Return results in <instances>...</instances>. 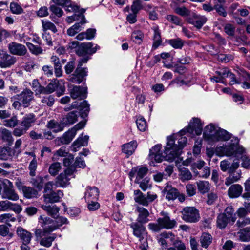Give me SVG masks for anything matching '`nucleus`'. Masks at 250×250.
Masks as SVG:
<instances>
[{"mask_svg":"<svg viewBox=\"0 0 250 250\" xmlns=\"http://www.w3.org/2000/svg\"><path fill=\"white\" fill-rule=\"evenodd\" d=\"M89 137L87 135L84 137H79L76 140H75L72 146V150L74 152H77L79 150L80 147L83 146H86L88 144Z\"/></svg>","mask_w":250,"mask_h":250,"instance_id":"obj_25","label":"nucleus"},{"mask_svg":"<svg viewBox=\"0 0 250 250\" xmlns=\"http://www.w3.org/2000/svg\"><path fill=\"white\" fill-rule=\"evenodd\" d=\"M137 146L136 141H131L122 146L123 152L127 155H131L134 152Z\"/></svg>","mask_w":250,"mask_h":250,"instance_id":"obj_40","label":"nucleus"},{"mask_svg":"<svg viewBox=\"0 0 250 250\" xmlns=\"http://www.w3.org/2000/svg\"><path fill=\"white\" fill-rule=\"evenodd\" d=\"M212 237L208 233H203L200 238V242L203 247L207 248L211 244Z\"/></svg>","mask_w":250,"mask_h":250,"instance_id":"obj_50","label":"nucleus"},{"mask_svg":"<svg viewBox=\"0 0 250 250\" xmlns=\"http://www.w3.org/2000/svg\"><path fill=\"white\" fill-rule=\"evenodd\" d=\"M99 191L96 187H88L85 193V199L87 202L96 200L99 196Z\"/></svg>","mask_w":250,"mask_h":250,"instance_id":"obj_26","label":"nucleus"},{"mask_svg":"<svg viewBox=\"0 0 250 250\" xmlns=\"http://www.w3.org/2000/svg\"><path fill=\"white\" fill-rule=\"evenodd\" d=\"M77 112L72 111L62 118V122L65 125H69L75 123L77 121Z\"/></svg>","mask_w":250,"mask_h":250,"instance_id":"obj_42","label":"nucleus"},{"mask_svg":"<svg viewBox=\"0 0 250 250\" xmlns=\"http://www.w3.org/2000/svg\"><path fill=\"white\" fill-rule=\"evenodd\" d=\"M87 68H82L81 63H79L70 80L73 83H80L85 79V78L87 76Z\"/></svg>","mask_w":250,"mask_h":250,"instance_id":"obj_13","label":"nucleus"},{"mask_svg":"<svg viewBox=\"0 0 250 250\" xmlns=\"http://www.w3.org/2000/svg\"><path fill=\"white\" fill-rule=\"evenodd\" d=\"M242 189L240 185H233L228 189V195L231 198L238 197L241 194Z\"/></svg>","mask_w":250,"mask_h":250,"instance_id":"obj_37","label":"nucleus"},{"mask_svg":"<svg viewBox=\"0 0 250 250\" xmlns=\"http://www.w3.org/2000/svg\"><path fill=\"white\" fill-rule=\"evenodd\" d=\"M148 172V168L146 167L139 166L132 168L129 173V176L131 179L136 177L135 183H139L140 181L146 175Z\"/></svg>","mask_w":250,"mask_h":250,"instance_id":"obj_12","label":"nucleus"},{"mask_svg":"<svg viewBox=\"0 0 250 250\" xmlns=\"http://www.w3.org/2000/svg\"><path fill=\"white\" fill-rule=\"evenodd\" d=\"M64 125L62 122V123H60L54 120H52L48 122L47 127L52 130L54 132L57 133L63 130L64 127Z\"/></svg>","mask_w":250,"mask_h":250,"instance_id":"obj_35","label":"nucleus"},{"mask_svg":"<svg viewBox=\"0 0 250 250\" xmlns=\"http://www.w3.org/2000/svg\"><path fill=\"white\" fill-rule=\"evenodd\" d=\"M63 195L62 191L60 190L56 192L51 191L43 195V200L45 203H54L58 202Z\"/></svg>","mask_w":250,"mask_h":250,"instance_id":"obj_17","label":"nucleus"},{"mask_svg":"<svg viewBox=\"0 0 250 250\" xmlns=\"http://www.w3.org/2000/svg\"><path fill=\"white\" fill-rule=\"evenodd\" d=\"M203 125L201 121L198 118H193L189 123L188 127L181 130L179 133L174 134L172 136L174 139H178V146H177L178 149L181 150L185 146L187 143V138L183 135L186 133L190 134L191 137L195 135H199L202 132Z\"/></svg>","mask_w":250,"mask_h":250,"instance_id":"obj_1","label":"nucleus"},{"mask_svg":"<svg viewBox=\"0 0 250 250\" xmlns=\"http://www.w3.org/2000/svg\"><path fill=\"white\" fill-rule=\"evenodd\" d=\"M229 222H231L224 214L220 213L217 217V227L220 229H223L226 227Z\"/></svg>","mask_w":250,"mask_h":250,"instance_id":"obj_44","label":"nucleus"},{"mask_svg":"<svg viewBox=\"0 0 250 250\" xmlns=\"http://www.w3.org/2000/svg\"><path fill=\"white\" fill-rule=\"evenodd\" d=\"M89 104L86 101L82 102L80 105H78V103L76 101L72 104V108H65V110L68 111L73 108H77L78 106H80L82 113L83 115L86 116L89 111Z\"/></svg>","mask_w":250,"mask_h":250,"instance_id":"obj_27","label":"nucleus"},{"mask_svg":"<svg viewBox=\"0 0 250 250\" xmlns=\"http://www.w3.org/2000/svg\"><path fill=\"white\" fill-rule=\"evenodd\" d=\"M235 143H229L228 145L217 147L215 153L219 156H234L238 157L245 152V149L238 145V140L235 139Z\"/></svg>","mask_w":250,"mask_h":250,"instance_id":"obj_2","label":"nucleus"},{"mask_svg":"<svg viewBox=\"0 0 250 250\" xmlns=\"http://www.w3.org/2000/svg\"><path fill=\"white\" fill-rule=\"evenodd\" d=\"M175 12L182 17L190 16V10L185 7V6H183L181 7H178L175 8L174 9Z\"/></svg>","mask_w":250,"mask_h":250,"instance_id":"obj_60","label":"nucleus"},{"mask_svg":"<svg viewBox=\"0 0 250 250\" xmlns=\"http://www.w3.org/2000/svg\"><path fill=\"white\" fill-rule=\"evenodd\" d=\"M12 157V150L9 147L0 148V159L6 160Z\"/></svg>","mask_w":250,"mask_h":250,"instance_id":"obj_51","label":"nucleus"},{"mask_svg":"<svg viewBox=\"0 0 250 250\" xmlns=\"http://www.w3.org/2000/svg\"><path fill=\"white\" fill-rule=\"evenodd\" d=\"M225 215L231 221L233 224L236 220V216L234 213V210L231 206H228L225 209L224 212L221 213Z\"/></svg>","mask_w":250,"mask_h":250,"instance_id":"obj_45","label":"nucleus"},{"mask_svg":"<svg viewBox=\"0 0 250 250\" xmlns=\"http://www.w3.org/2000/svg\"><path fill=\"white\" fill-rule=\"evenodd\" d=\"M181 151L175 144L174 138L173 136L167 137V145L164 151V159L168 161H173L178 157Z\"/></svg>","mask_w":250,"mask_h":250,"instance_id":"obj_3","label":"nucleus"},{"mask_svg":"<svg viewBox=\"0 0 250 250\" xmlns=\"http://www.w3.org/2000/svg\"><path fill=\"white\" fill-rule=\"evenodd\" d=\"M166 18L169 22L176 25H182V20L177 16L174 15H167Z\"/></svg>","mask_w":250,"mask_h":250,"instance_id":"obj_61","label":"nucleus"},{"mask_svg":"<svg viewBox=\"0 0 250 250\" xmlns=\"http://www.w3.org/2000/svg\"><path fill=\"white\" fill-rule=\"evenodd\" d=\"M81 25L80 22L75 23L67 30V34L70 36H74L82 30Z\"/></svg>","mask_w":250,"mask_h":250,"instance_id":"obj_56","label":"nucleus"},{"mask_svg":"<svg viewBox=\"0 0 250 250\" xmlns=\"http://www.w3.org/2000/svg\"><path fill=\"white\" fill-rule=\"evenodd\" d=\"M231 174L226 178L225 181V184L227 186H229L233 182L237 181L241 178V172L234 174L231 173Z\"/></svg>","mask_w":250,"mask_h":250,"instance_id":"obj_55","label":"nucleus"},{"mask_svg":"<svg viewBox=\"0 0 250 250\" xmlns=\"http://www.w3.org/2000/svg\"><path fill=\"white\" fill-rule=\"evenodd\" d=\"M218 126L213 124L207 125L203 132V137L209 143H213L214 138L217 132Z\"/></svg>","mask_w":250,"mask_h":250,"instance_id":"obj_15","label":"nucleus"},{"mask_svg":"<svg viewBox=\"0 0 250 250\" xmlns=\"http://www.w3.org/2000/svg\"><path fill=\"white\" fill-rule=\"evenodd\" d=\"M130 227L133 229V234L138 238L140 241L146 239L147 232L144 226L138 223H132L130 224Z\"/></svg>","mask_w":250,"mask_h":250,"instance_id":"obj_16","label":"nucleus"},{"mask_svg":"<svg viewBox=\"0 0 250 250\" xmlns=\"http://www.w3.org/2000/svg\"><path fill=\"white\" fill-rule=\"evenodd\" d=\"M16 233L22 243H30L32 234L21 227L17 228Z\"/></svg>","mask_w":250,"mask_h":250,"instance_id":"obj_18","label":"nucleus"},{"mask_svg":"<svg viewBox=\"0 0 250 250\" xmlns=\"http://www.w3.org/2000/svg\"><path fill=\"white\" fill-rule=\"evenodd\" d=\"M75 169L72 167L67 168L63 172L59 174L56 178L55 185L58 187L65 188L70 184V177L72 176Z\"/></svg>","mask_w":250,"mask_h":250,"instance_id":"obj_5","label":"nucleus"},{"mask_svg":"<svg viewBox=\"0 0 250 250\" xmlns=\"http://www.w3.org/2000/svg\"><path fill=\"white\" fill-rule=\"evenodd\" d=\"M56 234L54 233L50 236L42 238L40 241L41 246L49 248L51 246L53 241L56 239Z\"/></svg>","mask_w":250,"mask_h":250,"instance_id":"obj_46","label":"nucleus"},{"mask_svg":"<svg viewBox=\"0 0 250 250\" xmlns=\"http://www.w3.org/2000/svg\"><path fill=\"white\" fill-rule=\"evenodd\" d=\"M152 29L154 32V43L153 44V46L155 48H157L160 45V44L162 42L160 30L159 29L158 26L156 25L153 26Z\"/></svg>","mask_w":250,"mask_h":250,"instance_id":"obj_41","label":"nucleus"},{"mask_svg":"<svg viewBox=\"0 0 250 250\" xmlns=\"http://www.w3.org/2000/svg\"><path fill=\"white\" fill-rule=\"evenodd\" d=\"M161 215L162 216L158 218L157 222L160 223L163 229H171L176 226V221L174 219H171L168 213L162 211Z\"/></svg>","mask_w":250,"mask_h":250,"instance_id":"obj_8","label":"nucleus"},{"mask_svg":"<svg viewBox=\"0 0 250 250\" xmlns=\"http://www.w3.org/2000/svg\"><path fill=\"white\" fill-rule=\"evenodd\" d=\"M42 208L45 211L47 214L53 218H56L58 216L59 211V208L56 205H42L41 206Z\"/></svg>","mask_w":250,"mask_h":250,"instance_id":"obj_38","label":"nucleus"},{"mask_svg":"<svg viewBox=\"0 0 250 250\" xmlns=\"http://www.w3.org/2000/svg\"><path fill=\"white\" fill-rule=\"evenodd\" d=\"M36 121L35 115L33 113L24 116L21 123V126H23L27 130L31 127Z\"/></svg>","mask_w":250,"mask_h":250,"instance_id":"obj_23","label":"nucleus"},{"mask_svg":"<svg viewBox=\"0 0 250 250\" xmlns=\"http://www.w3.org/2000/svg\"><path fill=\"white\" fill-rule=\"evenodd\" d=\"M87 92L86 87L75 86L70 90V95L73 99H77L79 97H85Z\"/></svg>","mask_w":250,"mask_h":250,"instance_id":"obj_22","label":"nucleus"},{"mask_svg":"<svg viewBox=\"0 0 250 250\" xmlns=\"http://www.w3.org/2000/svg\"><path fill=\"white\" fill-rule=\"evenodd\" d=\"M10 11L14 14H21L23 13V9L21 6L16 2H11L10 4Z\"/></svg>","mask_w":250,"mask_h":250,"instance_id":"obj_58","label":"nucleus"},{"mask_svg":"<svg viewBox=\"0 0 250 250\" xmlns=\"http://www.w3.org/2000/svg\"><path fill=\"white\" fill-rule=\"evenodd\" d=\"M0 139L9 144H12L13 141L11 132L6 128H0Z\"/></svg>","mask_w":250,"mask_h":250,"instance_id":"obj_39","label":"nucleus"},{"mask_svg":"<svg viewBox=\"0 0 250 250\" xmlns=\"http://www.w3.org/2000/svg\"><path fill=\"white\" fill-rule=\"evenodd\" d=\"M18 124V120L16 116L12 117L10 119L3 121V124L7 127L13 128Z\"/></svg>","mask_w":250,"mask_h":250,"instance_id":"obj_57","label":"nucleus"},{"mask_svg":"<svg viewBox=\"0 0 250 250\" xmlns=\"http://www.w3.org/2000/svg\"><path fill=\"white\" fill-rule=\"evenodd\" d=\"M65 8V10L68 12H74L75 13L79 14L80 10L78 6L75 5L70 0H68L65 5L63 6Z\"/></svg>","mask_w":250,"mask_h":250,"instance_id":"obj_59","label":"nucleus"},{"mask_svg":"<svg viewBox=\"0 0 250 250\" xmlns=\"http://www.w3.org/2000/svg\"><path fill=\"white\" fill-rule=\"evenodd\" d=\"M234 235L240 241H250V226L240 229L237 232L234 233Z\"/></svg>","mask_w":250,"mask_h":250,"instance_id":"obj_21","label":"nucleus"},{"mask_svg":"<svg viewBox=\"0 0 250 250\" xmlns=\"http://www.w3.org/2000/svg\"><path fill=\"white\" fill-rule=\"evenodd\" d=\"M198 189L202 194L208 192L210 189V184L208 182L200 181L197 183Z\"/></svg>","mask_w":250,"mask_h":250,"instance_id":"obj_47","label":"nucleus"},{"mask_svg":"<svg viewBox=\"0 0 250 250\" xmlns=\"http://www.w3.org/2000/svg\"><path fill=\"white\" fill-rule=\"evenodd\" d=\"M45 95L42 97L40 96L41 98V103L43 105H46L49 107L52 106L55 102L54 97L53 95H49V94H44Z\"/></svg>","mask_w":250,"mask_h":250,"instance_id":"obj_49","label":"nucleus"},{"mask_svg":"<svg viewBox=\"0 0 250 250\" xmlns=\"http://www.w3.org/2000/svg\"><path fill=\"white\" fill-rule=\"evenodd\" d=\"M9 52L13 55L18 56H24L27 50L25 45L15 42H12L8 46Z\"/></svg>","mask_w":250,"mask_h":250,"instance_id":"obj_14","label":"nucleus"},{"mask_svg":"<svg viewBox=\"0 0 250 250\" xmlns=\"http://www.w3.org/2000/svg\"><path fill=\"white\" fill-rule=\"evenodd\" d=\"M39 223L43 229L44 233H49L57 229V225L55 220L44 215H40Z\"/></svg>","mask_w":250,"mask_h":250,"instance_id":"obj_6","label":"nucleus"},{"mask_svg":"<svg viewBox=\"0 0 250 250\" xmlns=\"http://www.w3.org/2000/svg\"><path fill=\"white\" fill-rule=\"evenodd\" d=\"M182 219L187 223H194L200 219L199 211L194 207H185L181 211Z\"/></svg>","mask_w":250,"mask_h":250,"instance_id":"obj_4","label":"nucleus"},{"mask_svg":"<svg viewBox=\"0 0 250 250\" xmlns=\"http://www.w3.org/2000/svg\"><path fill=\"white\" fill-rule=\"evenodd\" d=\"M134 199L135 202L144 206L148 205L147 199L140 190H135L134 191Z\"/></svg>","mask_w":250,"mask_h":250,"instance_id":"obj_34","label":"nucleus"},{"mask_svg":"<svg viewBox=\"0 0 250 250\" xmlns=\"http://www.w3.org/2000/svg\"><path fill=\"white\" fill-rule=\"evenodd\" d=\"M76 135L75 131L74 129L72 130L71 128L65 132L62 137L58 138L56 141L58 142L59 145L68 144L73 139Z\"/></svg>","mask_w":250,"mask_h":250,"instance_id":"obj_19","label":"nucleus"},{"mask_svg":"<svg viewBox=\"0 0 250 250\" xmlns=\"http://www.w3.org/2000/svg\"><path fill=\"white\" fill-rule=\"evenodd\" d=\"M17 61L16 58L9 54L6 51L0 53V67L1 68H9Z\"/></svg>","mask_w":250,"mask_h":250,"instance_id":"obj_10","label":"nucleus"},{"mask_svg":"<svg viewBox=\"0 0 250 250\" xmlns=\"http://www.w3.org/2000/svg\"><path fill=\"white\" fill-rule=\"evenodd\" d=\"M93 44L91 42H84L81 43L78 47L77 53L79 56H84L87 54H93L96 52L97 49H100V46L95 45L93 47Z\"/></svg>","mask_w":250,"mask_h":250,"instance_id":"obj_11","label":"nucleus"},{"mask_svg":"<svg viewBox=\"0 0 250 250\" xmlns=\"http://www.w3.org/2000/svg\"><path fill=\"white\" fill-rule=\"evenodd\" d=\"M2 199H7L12 201H17L19 197L15 191L14 188H4L2 194Z\"/></svg>","mask_w":250,"mask_h":250,"instance_id":"obj_29","label":"nucleus"},{"mask_svg":"<svg viewBox=\"0 0 250 250\" xmlns=\"http://www.w3.org/2000/svg\"><path fill=\"white\" fill-rule=\"evenodd\" d=\"M62 168L61 165L59 162H55L50 165L48 172L52 176L56 175Z\"/></svg>","mask_w":250,"mask_h":250,"instance_id":"obj_52","label":"nucleus"},{"mask_svg":"<svg viewBox=\"0 0 250 250\" xmlns=\"http://www.w3.org/2000/svg\"><path fill=\"white\" fill-rule=\"evenodd\" d=\"M49 176L46 175L44 177L37 176L31 178L30 183L36 188L39 190H41L43 187V184L45 180H47Z\"/></svg>","mask_w":250,"mask_h":250,"instance_id":"obj_36","label":"nucleus"},{"mask_svg":"<svg viewBox=\"0 0 250 250\" xmlns=\"http://www.w3.org/2000/svg\"><path fill=\"white\" fill-rule=\"evenodd\" d=\"M144 34L140 30H136L132 32L131 36V40L136 44H140L142 42Z\"/></svg>","mask_w":250,"mask_h":250,"instance_id":"obj_48","label":"nucleus"},{"mask_svg":"<svg viewBox=\"0 0 250 250\" xmlns=\"http://www.w3.org/2000/svg\"><path fill=\"white\" fill-rule=\"evenodd\" d=\"M24 197L27 199L37 198L38 191L34 188L26 186L22 191Z\"/></svg>","mask_w":250,"mask_h":250,"instance_id":"obj_43","label":"nucleus"},{"mask_svg":"<svg viewBox=\"0 0 250 250\" xmlns=\"http://www.w3.org/2000/svg\"><path fill=\"white\" fill-rule=\"evenodd\" d=\"M231 135L226 130L218 127L215 136L213 138V142L219 141H228L230 138Z\"/></svg>","mask_w":250,"mask_h":250,"instance_id":"obj_33","label":"nucleus"},{"mask_svg":"<svg viewBox=\"0 0 250 250\" xmlns=\"http://www.w3.org/2000/svg\"><path fill=\"white\" fill-rule=\"evenodd\" d=\"M180 177L182 181L189 180L192 178V174L189 170L185 167L180 169Z\"/></svg>","mask_w":250,"mask_h":250,"instance_id":"obj_53","label":"nucleus"},{"mask_svg":"<svg viewBox=\"0 0 250 250\" xmlns=\"http://www.w3.org/2000/svg\"><path fill=\"white\" fill-rule=\"evenodd\" d=\"M58 80L54 79L46 87H40L38 90H37L38 92H42V94H50L55 90L58 86Z\"/></svg>","mask_w":250,"mask_h":250,"instance_id":"obj_28","label":"nucleus"},{"mask_svg":"<svg viewBox=\"0 0 250 250\" xmlns=\"http://www.w3.org/2000/svg\"><path fill=\"white\" fill-rule=\"evenodd\" d=\"M164 192L166 194V199L168 200H174L178 195V191L175 188H172L171 186L167 185L164 189Z\"/></svg>","mask_w":250,"mask_h":250,"instance_id":"obj_30","label":"nucleus"},{"mask_svg":"<svg viewBox=\"0 0 250 250\" xmlns=\"http://www.w3.org/2000/svg\"><path fill=\"white\" fill-rule=\"evenodd\" d=\"M136 125L139 130L145 131L147 128L146 122L143 117H139L136 120Z\"/></svg>","mask_w":250,"mask_h":250,"instance_id":"obj_62","label":"nucleus"},{"mask_svg":"<svg viewBox=\"0 0 250 250\" xmlns=\"http://www.w3.org/2000/svg\"><path fill=\"white\" fill-rule=\"evenodd\" d=\"M13 99L20 100L24 107H27L34 99L33 93L31 90L25 89L19 94L14 96Z\"/></svg>","mask_w":250,"mask_h":250,"instance_id":"obj_7","label":"nucleus"},{"mask_svg":"<svg viewBox=\"0 0 250 250\" xmlns=\"http://www.w3.org/2000/svg\"><path fill=\"white\" fill-rule=\"evenodd\" d=\"M26 45L30 52L35 55H39L42 52V49L40 46L34 45L30 42H27Z\"/></svg>","mask_w":250,"mask_h":250,"instance_id":"obj_63","label":"nucleus"},{"mask_svg":"<svg viewBox=\"0 0 250 250\" xmlns=\"http://www.w3.org/2000/svg\"><path fill=\"white\" fill-rule=\"evenodd\" d=\"M245 153L246 152L240 155L242 161L241 166L245 168L248 169L250 168V158L246 155Z\"/></svg>","mask_w":250,"mask_h":250,"instance_id":"obj_64","label":"nucleus"},{"mask_svg":"<svg viewBox=\"0 0 250 250\" xmlns=\"http://www.w3.org/2000/svg\"><path fill=\"white\" fill-rule=\"evenodd\" d=\"M85 10L84 9H81L79 14L75 13L73 16L67 17L66 21L68 23H71L75 21L81 20L80 22L81 25L84 24L86 22V20L83 14L85 12Z\"/></svg>","mask_w":250,"mask_h":250,"instance_id":"obj_32","label":"nucleus"},{"mask_svg":"<svg viewBox=\"0 0 250 250\" xmlns=\"http://www.w3.org/2000/svg\"><path fill=\"white\" fill-rule=\"evenodd\" d=\"M187 21L197 29H200L206 23L207 18L205 16L193 13L190 16L187 18Z\"/></svg>","mask_w":250,"mask_h":250,"instance_id":"obj_9","label":"nucleus"},{"mask_svg":"<svg viewBox=\"0 0 250 250\" xmlns=\"http://www.w3.org/2000/svg\"><path fill=\"white\" fill-rule=\"evenodd\" d=\"M136 211L138 213L137 221L140 223H146L148 221V217L149 213L148 210L143 207L137 206Z\"/></svg>","mask_w":250,"mask_h":250,"instance_id":"obj_24","label":"nucleus"},{"mask_svg":"<svg viewBox=\"0 0 250 250\" xmlns=\"http://www.w3.org/2000/svg\"><path fill=\"white\" fill-rule=\"evenodd\" d=\"M225 3V0H215L214 1V9L220 15L223 17H225L227 13L224 5Z\"/></svg>","mask_w":250,"mask_h":250,"instance_id":"obj_31","label":"nucleus"},{"mask_svg":"<svg viewBox=\"0 0 250 250\" xmlns=\"http://www.w3.org/2000/svg\"><path fill=\"white\" fill-rule=\"evenodd\" d=\"M161 145H157L150 149V157L158 163L161 162L164 160V155L161 151Z\"/></svg>","mask_w":250,"mask_h":250,"instance_id":"obj_20","label":"nucleus"},{"mask_svg":"<svg viewBox=\"0 0 250 250\" xmlns=\"http://www.w3.org/2000/svg\"><path fill=\"white\" fill-rule=\"evenodd\" d=\"M42 26L43 30L44 31L47 30H51L53 33H56L57 31V28L54 23L48 21H42Z\"/></svg>","mask_w":250,"mask_h":250,"instance_id":"obj_54","label":"nucleus"}]
</instances>
